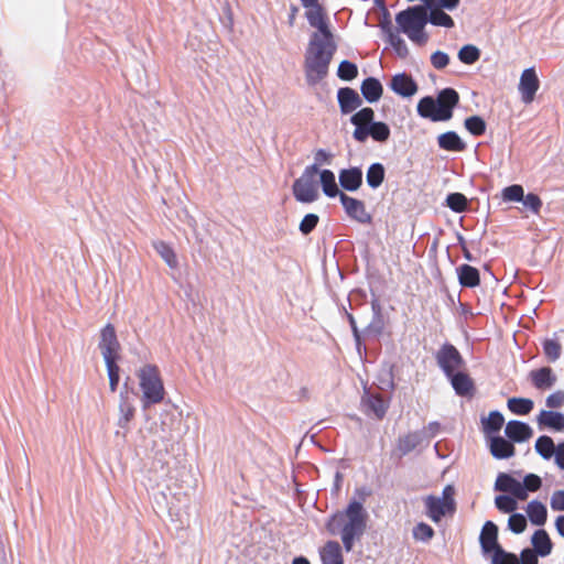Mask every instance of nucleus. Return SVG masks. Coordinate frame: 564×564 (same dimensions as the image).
Segmentation results:
<instances>
[{
    "label": "nucleus",
    "mask_w": 564,
    "mask_h": 564,
    "mask_svg": "<svg viewBox=\"0 0 564 564\" xmlns=\"http://www.w3.org/2000/svg\"><path fill=\"white\" fill-rule=\"evenodd\" d=\"M503 423V415L498 411H491L487 419H482V430L485 433H496L501 430Z\"/></svg>",
    "instance_id": "nucleus-36"
},
{
    "label": "nucleus",
    "mask_w": 564,
    "mask_h": 564,
    "mask_svg": "<svg viewBox=\"0 0 564 564\" xmlns=\"http://www.w3.org/2000/svg\"><path fill=\"white\" fill-rule=\"evenodd\" d=\"M455 489L452 485L444 487L442 497L429 495L424 498V506L426 516L433 522H440L446 514H453L456 510V502L454 499Z\"/></svg>",
    "instance_id": "nucleus-7"
},
{
    "label": "nucleus",
    "mask_w": 564,
    "mask_h": 564,
    "mask_svg": "<svg viewBox=\"0 0 564 564\" xmlns=\"http://www.w3.org/2000/svg\"><path fill=\"white\" fill-rule=\"evenodd\" d=\"M155 251L166 262L170 268L177 267V258L173 249L164 241H158L153 243Z\"/></svg>",
    "instance_id": "nucleus-38"
},
{
    "label": "nucleus",
    "mask_w": 564,
    "mask_h": 564,
    "mask_svg": "<svg viewBox=\"0 0 564 564\" xmlns=\"http://www.w3.org/2000/svg\"><path fill=\"white\" fill-rule=\"evenodd\" d=\"M297 12H299V8L295 7V6H292L291 7V12H290V15H289V23H290V25L294 24V21H295Z\"/></svg>",
    "instance_id": "nucleus-64"
},
{
    "label": "nucleus",
    "mask_w": 564,
    "mask_h": 564,
    "mask_svg": "<svg viewBox=\"0 0 564 564\" xmlns=\"http://www.w3.org/2000/svg\"><path fill=\"white\" fill-rule=\"evenodd\" d=\"M543 352L550 362L556 361L562 352L561 344L555 339H545L542 343Z\"/></svg>",
    "instance_id": "nucleus-42"
},
{
    "label": "nucleus",
    "mask_w": 564,
    "mask_h": 564,
    "mask_svg": "<svg viewBox=\"0 0 564 564\" xmlns=\"http://www.w3.org/2000/svg\"><path fill=\"white\" fill-rule=\"evenodd\" d=\"M387 35H388V41L391 44V46L393 47V50L395 51V53L402 58L406 57L409 55V48H408L404 40L401 39L398 34H395L391 30L389 24L387 25Z\"/></svg>",
    "instance_id": "nucleus-39"
},
{
    "label": "nucleus",
    "mask_w": 564,
    "mask_h": 564,
    "mask_svg": "<svg viewBox=\"0 0 564 564\" xmlns=\"http://www.w3.org/2000/svg\"><path fill=\"white\" fill-rule=\"evenodd\" d=\"M340 203L346 212V214L361 224H368L371 221V216L366 210L365 203L357 198L350 197L345 193L340 194Z\"/></svg>",
    "instance_id": "nucleus-12"
},
{
    "label": "nucleus",
    "mask_w": 564,
    "mask_h": 564,
    "mask_svg": "<svg viewBox=\"0 0 564 564\" xmlns=\"http://www.w3.org/2000/svg\"><path fill=\"white\" fill-rule=\"evenodd\" d=\"M459 283L465 288H475L480 283L479 271L469 264H462L458 269Z\"/></svg>",
    "instance_id": "nucleus-28"
},
{
    "label": "nucleus",
    "mask_w": 564,
    "mask_h": 564,
    "mask_svg": "<svg viewBox=\"0 0 564 564\" xmlns=\"http://www.w3.org/2000/svg\"><path fill=\"white\" fill-rule=\"evenodd\" d=\"M338 104L343 113H350L361 105L356 90L349 87L340 88L337 93Z\"/></svg>",
    "instance_id": "nucleus-20"
},
{
    "label": "nucleus",
    "mask_w": 564,
    "mask_h": 564,
    "mask_svg": "<svg viewBox=\"0 0 564 564\" xmlns=\"http://www.w3.org/2000/svg\"><path fill=\"white\" fill-rule=\"evenodd\" d=\"M318 220H319V218L316 214L305 215L304 218L302 219V221L300 223V231L303 235L311 234L317 226Z\"/></svg>",
    "instance_id": "nucleus-52"
},
{
    "label": "nucleus",
    "mask_w": 564,
    "mask_h": 564,
    "mask_svg": "<svg viewBox=\"0 0 564 564\" xmlns=\"http://www.w3.org/2000/svg\"><path fill=\"white\" fill-rule=\"evenodd\" d=\"M539 88L540 80L536 75L535 68L530 67L524 69L520 76V82L518 86L519 93L521 95V100L527 105L531 104L534 100L535 94L539 90Z\"/></svg>",
    "instance_id": "nucleus-11"
},
{
    "label": "nucleus",
    "mask_w": 564,
    "mask_h": 564,
    "mask_svg": "<svg viewBox=\"0 0 564 564\" xmlns=\"http://www.w3.org/2000/svg\"><path fill=\"white\" fill-rule=\"evenodd\" d=\"M538 553L531 549H524L521 552V563L522 564H538Z\"/></svg>",
    "instance_id": "nucleus-59"
},
{
    "label": "nucleus",
    "mask_w": 564,
    "mask_h": 564,
    "mask_svg": "<svg viewBox=\"0 0 564 564\" xmlns=\"http://www.w3.org/2000/svg\"><path fill=\"white\" fill-rule=\"evenodd\" d=\"M335 51L333 40H323L318 33H313L304 58V73L310 86L317 85L327 76Z\"/></svg>",
    "instance_id": "nucleus-1"
},
{
    "label": "nucleus",
    "mask_w": 564,
    "mask_h": 564,
    "mask_svg": "<svg viewBox=\"0 0 564 564\" xmlns=\"http://www.w3.org/2000/svg\"><path fill=\"white\" fill-rule=\"evenodd\" d=\"M492 564H520L517 555L498 549L492 556Z\"/></svg>",
    "instance_id": "nucleus-50"
},
{
    "label": "nucleus",
    "mask_w": 564,
    "mask_h": 564,
    "mask_svg": "<svg viewBox=\"0 0 564 564\" xmlns=\"http://www.w3.org/2000/svg\"><path fill=\"white\" fill-rule=\"evenodd\" d=\"M527 513L530 521L535 525H543L547 519L546 507L536 500L528 503Z\"/></svg>",
    "instance_id": "nucleus-31"
},
{
    "label": "nucleus",
    "mask_w": 564,
    "mask_h": 564,
    "mask_svg": "<svg viewBox=\"0 0 564 564\" xmlns=\"http://www.w3.org/2000/svg\"><path fill=\"white\" fill-rule=\"evenodd\" d=\"M505 433L511 441L517 443L528 441L533 434L532 429L527 423L516 420L507 423Z\"/></svg>",
    "instance_id": "nucleus-22"
},
{
    "label": "nucleus",
    "mask_w": 564,
    "mask_h": 564,
    "mask_svg": "<svg viewBox=\"0 0 564 564\" xmlns=\"http://www.w3.org/2000/svg\"><path fill=\"white\" fill-rule=\"evenodd\" d=\"M367 183L370 187H379L384 180V167L381 163H373L369 166L366 175Z\"/></svg>",
    "instance_id": "nucleus-35"
},
{
    "label": "nucleus",
    "mask_w": 564,
    "mask_h": 564,
    "mask_svg": "<svg viewBox=\"0 0 564 564\" xmlns=\"http://www.w3.org/2000/svg\"><path fill=\"white\" fill-rule=\"evenodd\" d=\"M323 564H343V554L337 541H328L321 551Z\"/></svg>",
    "instance_id": "nucleus-27"
},
{
    "label": "nucleus",
    "mask_w": 564,
    "mask_h": 564,
    "mask_svg": "<svg viewBox=\"0 0 564 564\" xmlns=\"http://www.w3.org/2000/svg\"><path fill=\"white\" fill-rule=\"evenodd\" d=\"M465 128L475 137L482 135L486 131V122L479 116H471L465 119Z\"/></svg>",
    "instance_id": "nucleus-43"
},
{
    "label": "nucleus",
    "mask_w": 564,
    "mask_h": 564,
    "mask_svg": "<svg viewBox=\"0 0 564 564\" xmlns=\"http://www.w3.org/2000/svg\"><path fill=\"white\" fill-rule=\"evenodd\" d=\"M375 111L370 107H365L350 117V122L355 126L352 138L364 143L370 137L373 141L384 143L389 140L391 131L389 126L382 121H375Z\"/></svg>",
    "instance_id": "nucleus-3"
},
{
    "label": "nucleus",
    "mask_w": 564,
    "mask_h": 564,
    "mask_svg": "<svg viewBox=\"0 0 564 564\" xmlns=\"http://www.w3.org/2000/svg\"><path fill=\"white\" fill-rule=\"evenodd\" d=\"M138 378L143 392V408L162 402L165 390L159 368L155 365H145L139 370Z\"/></svg>",
    "instance_id": "nucleus-6"
},
{
    "label": "nucleus",
    "mask_w": 564,
    "mask_h": 564,
    "mask_svg": "<svg viewBox=\"0 0 564 564\" xmlns=\"http://www.w3.org/2000/svg\"><path fill=\"white\" fill-rule=\"evenodd\" d=\"M542 486L541 478L535 474H528L524 479L522 487L524 488V492L528 491L534 492L538 491Z\"/></svg>",
    "instance_id": "nucleus-53"
},
{
    "label": "nucleus",
    "mask_w": 564,
    "mask_h": 564,
    "mask_svg": "<svg viewBox=\"0 0 564 564\" xmlns=\"http://www.w3.org/2000/svg\"><path fill=\"white\" fill-rule=\"evenodd\" d=\"M508 527L517 534L522 533L527 528V519L521 513H513L509 518Z\"/></svg>",
    "instance_id": "nucleus-51"
},
{
    "label": "nucleus",
    "mask_w": 564,
    "mask_h": 564,
    "mask_svg": "<svg viewBox=\"0 0 564 564\" xmlns=\"http://www.w3.org/2000/svg\"><path fill=\"white\" fill-rule=\"evenodd\" d=\"M399 31L404 33L413 43L424 45L429 36L424 32L427 23V10L424 6L409 7L395 15Z\"/></svg>",
    "instance_id": "nucleus-4"
},
{
    "label": "nucleus",
    "mask_w": 564,
    "mask_h": 564,
    "mask_svg": "<svg viewBox=\"0 0 564 564\" xmlns=\"http://www.w3.org/2000/svg\"><path fill=\"white\" fill-rule=\"evenodd\" d=\"M318 173L324 194L328 197H340V194L343 192L338 189L335 180V174L330 170H323L321 172L318 171Z\"/></svg>",
    "instance_id": "nucleus-30"
},
{
    "label": "nucleus",
    "mask_w": 564,
    "mask_h": 564,
    "mask_svg": "<svg viewBox=\"0 0 564 564\" xmlns=\"http://www.w3.org/2000/svg\"><path fill=\"white\" fill-rule=\"evenodd\" d=\"M105 362H106L108 377H109V388L112 392H115L117 390L119 379H120V375H119L120 368L117 365L118 360H109V361H105Z\"/></svg>",
    "instance_id": "nucleus-47"
},
{
    "label": "nucleus",
    "mask_w": 564,
    "mask_h": 564,
    "mask_svg": "<svg viewBox=\"0 0 564 564\" xmlns=\"http://www.w3.org/2000/svg\"><path fill=\"white\" fill-rule=\"evenodd\" d=\"M422 441L420 432H410L400 436L397 442V449L401 456L409 454L416 448Z\"/></svg>",
    "instance_id": "nucleus-29"
},
{
    "label": "nucleus",
    "mask_w": 564,
    "mask_h": 564,
    "mask_svg": "<svg viewBox=\"0 0 564 564\" xmlns=\"http://www.w3.org/2000/svg\"><path fill=\"white\" fill-rule=\"evenodd\" d=\"M495 505L498 510L505 513L513 512L517 509V501L510 496H497L495 499Z\"/></svg>",
    "instance_id": "nucleus-48"
},
{
    "label": "nucleus",
    "mask_w": 564,
    "mask_h": 564,
    "mask_svg": "<svg viewBox=\"0 0 564 564\" xmlns=\"http://www.w3.org/2000/svg\"><path fill=\"white\" fill-rule=\"evenodd\" d=\"M535 451L545 459H549L555 453V445L550 436L542 435L535 442Z\"/></svg>",
    "instance_id": "nucleus-40"
},
{
    "label": "nucleus",
    "mask_w": 564,
    "mask_h": 564,
    "mask_svg": "<svg viewBox=\"0 0 564 564\" xmlns=\"http://www.w3.org/2000/svg\"><path fill=\"white\" fill-rule=\"evenodd\" d=\"M532 544L535 552L541 556H546L552 551V542L545 530H538L532 536Z\"/></svg>",
    "instance_id": "nucleus-33"
},
{
    "label": "nucleus",
    "mask_w": 564,
    "mask_h": 564,
    "mask_svg": "<svg viewBox=\"0 0 564 564\" xmlns=\"http://www.w3.org/2000/svg\"><path fill=\"white\" fill-rule=\"evenodd\" d=\"M436 361L446 377L457 372L464 367L465 361L458 349L452 344H444L436 352Z\"/></svg>",
    "instance_id": "nucleus-9"
},
{
    "label": "nucleus",
    "mask_w": 564,
    "mask_h": 564,
    "mask_svg": "<svg viewBox=\"0 0 564 564\" xmlns=\"http://www.w3.org/2000/svg\"><path fill=\"white\" fill-rule=\"evenodd\" d=\"M344 517L347 521L341 529V541L346 551L349 552L352 549L355 539L362 535L366 529L367 513L360 502L351 501L347 506L345 513L335 517L334 521L337 519L341 520Z\"/></svg>",
    "instance_id": "nucleus-5"
},
{
    "label": "nucleus",
    "mask_w": 564,
    "mask_h": 564,
    "mask_svg": "<svg viewBox=\"0 0 564 564\" xmlns=\"http://www.w3.org/2000/svg\"><path fill=\"white\" fill-rule=\"evenodd\" d=\"M479 542L485 553L492 551L495 553L498 549H501L498 543V527L492 521L485 522L480 532Z\"/></svg>",
    "instance_id": "nucleus-19"
},
{
    "label": "nucleus",
    "mask_w": 564,
    "mask_h": 564,
    "mask_svg": "<svg viewBox=\"0 0 564 564\" xmlns=\"http://www.w3.org/2000/svg\"><path fill=\"white\" fill-rule=\"evenodd\" d=\"M305 8L307 9L305 15L310 25L318 30L317 33L323 40H333V35L328 29L323 8L318 1H316L314 6H308Z\"/></svg>",
    "instance_id": "nucleus-13"
},
{
    "label": "nucleus",
    "mask_w": 564,
    "mask_h": 564,
    "mask_svg": "<svg viewBox=\"0 0 564 564\" xmlns=\"http://www.w3.org/2000/svg\"><path fill=\"white\" fill-rule=\"evenodd\" d=\"M524 191L521 185H510L502 191V198L508 202H521Z\"/></svg>",
    "instance_id": "nucleus-49"
},
{
    "label": "nucleus",
    "mask_w": 564,
    "mask_h": 564,
    "mask_svg": "<svg viewBox=\"0 0 564 564\" xmlns=\"http://www.w3.org/2000/svg\"><path fill=\"white\" fill-rule=\"evenodd\" d=\"M413 538L416 541L429 542L434 536V529L425 522H420L413 528Z\"/></svg>",
    "instance_id": "nucleus-45"
},
{
    "label": "nucleus",
    "mask_w": 564,
    "mask_h": 564,
    "mask_svg": "<svg viewBox=\"0 0 564 564\" xmlns=\"http://www.w3.org/2000/svg\"><path fill=\"white\" fill-rule=\"evenodd\" d=\"M555 524L560 535L564 536V516L557 517Z\"/></svg>",
    "instance_id": "nucleus-63"
},
{
    "label": "nucleus",
    "mask_w": 564,
    "mask_h": 564,
    "mask_svg": "<svg viewBox=\"0 0 564 564\" xmlns=\"http://www.w3.org/2000/svg\"><path fill=\"white\" fill-rule=\"evenodd\" d=\"M426 10H430V13H427V22L435 26H443V28H454L455 23L454 20L449 14L444 12V10H440V8L434 7H425Z\"/></svg>",
    "instance_id": "nucleus-32"
},
{
    "label": "nucleus",
    "mask_w": 564,
    "mask_h": 564,
    "mask_svg": "<svg viewBox=\"0 0 564 564\" xmlns=\"http://www.w3.org/2000/svg\"><path fill=\"white\" fill-rule=\"evenodd\" d=\"M340 186L349 192L357 191L362 184V171L359 167L344 169L339 172Z\"/></svg>",
    "instance_id": "nucleus-21"
},
{
    "label": "nucleus",
    "mask_w": 564,
    "mask_h": 564,
    "mask_svg": "<svg viewBox=\"0 0 564 564\" xmlns=\"http://www.w3.org/2000/svg\"><path fill=\"white\" fill-rule=\"evenodd\" d=\"M361 94L368 102L378 101L383 93V87L379 79L375 77L366 78L360 86Z\"/></svg>",
    "instance_id": "nucleus-24"
},
{
    "label": "nucleus",
    "mask_w": 564,
    "mask_h": 564,
    "mask_svg": "<svg viewBox=\"0 0 564 564\" xmlns=\"http://www.w3.org/2000/svg\"><path fill=\"white\" fill-rule=\"evenodd\" d=\"M332 159V155L329 153H327L325 150L323 149H319L316 153H315V163L317 166L318 164H323L325 162H329Z\"/></svg>",
    "instance_id": "nucleus-60"
},
{
    "label": "nucleus",
    "mask_w": 564,
    "mask_h": 564,
    "mask_svg": "<svg viewBox=\"0 0 564 564\" xmlns=\"http://www.w3.org/2000/svg\"><path fill=\"white\" fill-rule=\"evenodd\" d=\"M480 57V51L474 45H465L458 52V58L465 64H474Z\"/></svg>",
    "instance_id": "nucleus-44"
},
{
    "label": "nucleus",
    "mask_w": 564,
    "mask_h": 564,
    "mask_svg": "<svg viewBox=\"0 0 564 564\" xmlns=\"http://www.w3.org/2000/svg\"><path fill=\"white\" fill-rule=\"evenodd\" d=\"M358 75L357 65L349 62L343 61L340 62L337 70V76L343 80H352Z\"/></svg>",
    "instance_id": "nucleus-46"
},
{
    "label": "nucleus",
    "mask_w": 564,
    "mask_h": 564,
    "mask_svg": "<svg viewBox=\"0 0 564 564\" xmlns=\"http://www.w3.org/2000/svg\"><path fill=\"white\" fill-rule=\"evenodd\" d=\"M120 417L118 424L120 427L126 429L128 424L133 420L135 414V408L128 401V398H121L119 405Z\"/></svg>",
    "instance_id": "nucleus-37"
},
{
    "label": "nucleus",
    "mask_w": 564,
    "mask_h": 564,
    "mask_svg": "<svg viewBox=\"0 0 564 564\" xmlns=\"http://www.w3.org/2000/svg\"><path fill=\"white\" fill-rule=\"evenodd\" d=\"M318 174L316 164L305 167L302 176L293 183V195L302 203H312L317 199L318 192L315 177Z\"/></svg>",
    "instance_id": "nucleus-8"
},
{
    "label": "nucleus",
    "mask_w": 564,
    "mask_h": 564,
    "mask_svg": "<svg viewBox=\"0 0 564 564\" xmlns=\"http://www.w3.org/2000/svg\"><path fill=\"white\" fill-rule=\"evenodd\" d=\"M538 424L540 426L562 431L564 429V414L554 411H541L538 415Z\"/></svg>",
    "instance_id": "nucleus-26"
},
{
    "label": "nucleus",
    "mask_w": 564,
    "mask_h": 564,
    "mask_svg": "<svg viewBox=\"0 0 564 564\" xmlns=\"http://www.w3.org/2000/svg\"><path fill=\"white\" fill-rule=\"evenodd\" d=\"M390 87L395 94L402 97H412L417 91V84L405 73L394 75L391 79Z\"/></svg>",
    "instance_id": "nucleus-18"
},
{
    "label": "nucleus",
    "mask_w": 564,
    "mask_h": 564,
    "mask_svg": "<svg viewBox=\"0 0 564 564\" xmlns=\"http://www.w3.org/2000/svg\"><path fill=\"white\" fill-rule=\"evenodd\" d=\"M546 406L550 409H558L564 404V391L557 390L550 395H547L545 400Z\"/></svg>",
    "instance_id": "nucleus-56"
},
{
    "label": "nucleus",
    "mask_w": 564,
    "mask_h": 564,
    "mask_svg": "<svg viewBox=\"0 0 564 564\" xmlns=\"http://www.w3.org/2000/svg\"><path fill=\"white\" fill-rule=\"evenodd\" d=\"M521 202H523L524 206L530 208L532 213L536 215L540 213L542 200L536 194L529 193L525 196L523 195V199Z\"/></svg>",
    "instance_id": "nucleus-54"
},
{
    "label": "nucleus",
    "mask_w": 564,
    "mask_h": 564,
    "mask_svg": "<svg viewBox=\"0 0 564 564\" xmlns=\"http://www.w3.org/2000/svg\"><path fill=\"white\" fill-rule=\"evenodd\" d=\"M99 349L105 361L119 360L121 346L115 326L108 323L100 332Z\"/></svg>",
    "instance_id": "nucleus-10"
},
{
    "label": "nucleus",
    "mask_w": 564,
    "mask_h": 564,
    "mask_svg": "<svg viewBox=\"0 0 564 564\" xmlns=\"http://www.w3.org/2000/svg\"><path fill=\"white\" fill-rule=\"evenodd\" d=\"M362 404L367 414H373L376 419L382 420L388 410V403L379 393H370L366 391L362 395Z\"/></svg>",
    "instance_id": "nucleus-17"
},
{
    "label": "nucleus",
    "mask_w": 564,
    "mask_h": 564,
    "mask_svg": "<svg viewBox=\"0 0 564 564\" xmlns=\"http://www.w3.org/2000/svg\"><path fill=\"white\" fill-rule=\"evenodd\" d=\"M431 63L436 69H443L448 65L449 57L446 53L437 51L432 54Z\"/></svg>",
    "instance_id": "nucleus-57"
},
{
    "label": "nucleus",
    "mask_w": 564,
    "mask_h": 564,
    "mask_svg": "<svg viewBox=\"0 0 564 564\" xmlns=\"http://www.w3.org/2000/svg\"><path fill=\"white\" fill-rule=\"evenodd\" d=\"M447 206L455 213H463L468 207V200L462 193H452L446 197Z\"/></svg>",
    "instance_id": "nucleus-41"
},
{
    "label": "nucleus",
    "mask_w": 564,
    "mask_h": 564,
    "mask_svg": "<svg viewBox=\"0 0 564 564\" xmlns=\"http://www.w3.org/2000/svg\"><path fill=\"white\" fill-rule=\"evenodd\" d=\"M460 3V0H426V7L440 8V10H454Z\"/></svg>",
    "instance_id": "nucleus-55"
},
{
    "label": "nucleus",
    "mask_w": 564,
    "mask_h": 564,
    "mask_svg": "<svg viewBox=\"0 0 564 564\" xmlns=\"http://www.w3.org/2000/svg\"><path fill=\"white\" fill-rule=\"evenodd\" d=\"M555 462L560 468L564 469V443H561L556 448Z\"/></svg>",
    "instance_id": "nucleus-61"
},
{
    "label": "nucleus",
    "mask_w": 564,
    "mask_h": 564,
    "mask_svg": "<svg viewBox=\"0 0 564 564\" xmlns=\"http://www.w3.org/2000/svg\"><path fill=\"white\" fill-rule=\"evenodd\" d=\"M495 489L503 492H510L519 500H527L528 494L524 492L522 484L509 474L500 473L495 482Z\"/></svg>",
    "instance_id": "nucleus-14"
},
{
    "label": "nucleus",
    "mask_w": 564,
    "mask_h": 564,
    "mask_svg": "<svg viewBox=\"0 0 564 564\" xmlns=\"http://www.w3.org/2000/svg\"><path fill=\"white\" fill-rule=\"evenodd\" d=\"M348 319H349V324H350L354 337H355L356 341L359 343L360 341V334H359L356 321H355V318H354V316L351 314H348Z\"/></svg>",
    "instance_id": "nucleus-62"
},
{
    "label": "nucleus",
    "mask_w": 564,
    "mask_h": 564,
    "mask_svg": "<svg viewBox=\"0 0 564 564\" xmlns=\"http://www.w3.org/2000/svg\"><path fill=\"white\" fill-rule=\"evenodd\" d=\"M459 102V95L454 88H444L436 99L431 96L420 99L416 106L417 113L431 121H448L453 117V110Z\"/></svg>",
    "instance_id": "nucleus-2"
},
{
    "label": "nucleus",
    "mask_w": 564,
    "mask_h": 564,
    "mask_svg": "<svg viewBox=\"0 0 564 564\" xmlns=\"http://www.w3.org/2000/svg\"><path fill=\"white\" fill-rule=\"evenodd\" d=\"M508 409L518 415H527L529 414L534 403L531 399L525 398H510L507 402Z\"/></svg>",
    "instance_id": "nucleus-34"
},
{
    "label": "nucleus",
    "mask_w": 564,
    "mask_h": 564,
    "mask_svg": "<svg viewBox=\"0 0 564 564\" xmlns=\"http://www.w3.org/2000/svg\"><path fill=\"white\" fill-rule=\"evenodd\" d=\"M529 379L535 389L542 391L551 389L557 380L556 375L550 367L531 370Z\"/></svg>",
    "instance_id": "nucleus-15"
},
{
    "label": "nucleus",
    "mask_w": 564,
    "mask_h": 564,
    "mask_svg": "<svg viewBox=\"0 0 564 564\" xmlns=\"http://www.w3.org/2000/svg\"><path fill=\"white\" fill-rule=\"evenodd\" d=\"M438 147L445 151L462 152L465 150L466 144L454 131L442 133L437 138Z\"/></svg>",
    "instance_id": "nucleus-25"
},
{
    "label": "nucleus",
    "mask_w": 564,
    "mask_h": 564,
    "mask_svg": "<svg viewBox=\"0 0 564 564\" xmlns=\"http://www.w3.org/2000/svg\"><path fill=\"white\" fill-rule=\"evenodd\" d=\"M513 444L501 436H495L490 441V453L497 459L509 458L514 455Z\"/></svg>",
    "instance_id": "nucleus-23"
},
{
    "label": "nucleus",
    "mask_w": 564,
    "mask_h": 564,
    "mask_svg": "<svg viewBox=\"0 0 564 564\" xmlns=\"http://www.w3.org/2000/svg\"><path fill=\"white\" fill-rule=\"evenodd\" d=\"M551 508L555 511H564V490H556L551 497Z\"/></svg>",
    "instance_id": "nucleus-58"
},
{
    "label": "nucleus",
    "mask_w": 564,
    "mask_h": 564,
    "mask_svg": "<svg viewBox=\"0 0 564 564\" xmlns=\"http://www.w3.org/2000/svg\"><path fill=\"white\" fill-rule=\"evenodd\" d=\"M447 378L457 395L471 398L475 394V383L468 373L459 370Z\"/></svg>",
    "instance_id": "nucleus-16"
}]
</instances>
